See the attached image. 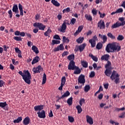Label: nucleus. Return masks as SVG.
<instances>
[{
  "mask_svg": "<svg viewBox=\"0 0 125 125\" xmlns=\"http://www.w3.org/2000/svg\"><path fill=\"white\" fill-rule=\"evenodd\" d=\"M60 43V41L58 40H53L52 41V44L54 45V44H59Z\"/></svg>",
  "mask_w": 125,
  "mask_h": 125,
  "instance_id": "nucleus-39",
  "label": "nucleus"
},
{
  "mask_svg": "<svg viewBox=\"0 0 125 125\" xmlns=\"http://www.w3.org/2000/svg\"><path fill=\"white\" fill-rule=\"evenodd\" d=\"M99 37L103 40V42L105 43L107 42V36L106 35H102L101 34L99 35Z\"/></svg>",
  "mask_w": 125,
  "mask_h": 125,
  "instance_id": "nucleus-20",
  "label": "nucleus"
},
{
  "mask_svg": "<svg viewBox=\"0 0 125 125\" xmlns=\"http://www.w3.org/2000/svg\"><path fill=\"white\" fill-rule=\"evenodd\" d=\"M33 27L38 28L39 30H41V31H44L46 27L45 25L41 22L34 23L33 24Z\"/></svg>",
  "mask_w": 125,
  "mask_h": 125,
  "instance_id": "nucleus-6",
  "label": "nucleus"
},
{
  "mask_svg": "<svg viewBox=\"0 0 125 125\" xmlns=\"http://www.w3.org/2000/svg\"><path fill=\"white\" fill-rule=\"evenodd\" d=\"M123 11L124 10L123 9V8H119L116 11V12L117 13H122Z\"/></svg>",
  "mask_w": 125,
  "mask_h": 125,
  "instance_id": "nucleus-55",
  "label": "nucleus"
},
{
  "mask_svg": "<svg viewBox=\"0 0 125 125\" xmlns=\"http://www.w3.org/2000/svg\"><path fill=\"white\" fill-rule=\"evenodd\" d=\"M113 69H106L105 71H104V74L107 77H110L111 74H112V70Z\"/></svg>",
  "mask_w": 125,
  "mask_h": 125,
  "instance_id": "nucleus-17",
  "label": "nucleus"
},
{
  "mask_svg": "<svg viewBox=\"0 0 125 125\" xmlns=\"http://www.w3.org/2000/svg\"><path fill=\"white\" fill-rule=\"evenodd\" d=\"M89 89H90V86H89V85H86L84 87V91L85 92H88Z\"/></svg>",
  "mask_w": 125,
  "mask_h": 125,
  "instance_id": "nucleus-36",
  "label": "nucleus"
},
{
  "mask_svg": "<svg viewBox=\"0 0 125 125\" xmlns=\"http://www.w3.org/2000/svg\"><path fill=\"white\" fill-rule=\"evenodd\" d=\"M19 75L22 76V79L24 81L25 83L27 84H31V80L32 79V76L29 70H24L23 71H20L19 72Z\"/></svg>",
  "mask_w": 125,
  "mask_h": 125,
  "instance_id": "nucleus-2",
  "label": "nucleus"
},
{
  "mask_svg": "<svg viewBox=\"0 0 125 125\" xmlns=\"http://www.w3.org/2000/svg\"><path fill=\"white\" fill-rule=\"evenodd\" d=\"M62 40L64 42H70V40L69 39L66 38L65 36H63L62 37Z\"/></svg>",
  "mask_w": 125,
  "mask_h": 125,
  "instance_id": "nucleus-46",
  "label": "nucleus"
},
{
  "mask_svg": "<svg viewBox=\"0 0 125 125\" xmlns=\"http://www.w3.org/2000/svg\"><path fill=\"white\" fill-rule=\"evenodd\" d=\"M9 68H10V69H11V70H14V65H13L12 64H10V66H9Z\"/></svg>",
  "mask_w": 125,
  "mask_h": 125,
  "instance_id": "nucleus-63",
  "label": "nucleus"
},
{
  "mask_svg": "<svg viewBox=\"0 0 125 125\" xmlns=\"http://www.w3.org/2000/svg\"><path fill=\"white\" fill-rule=\"evenodd\" d=\"M22 121V117H19L17 119L14 120V124H19Z\"/></svg>",
  "mask_w": 125,
  "mask_h": 125,
  "instance_id": "nucleus-27",
  "label": "nucleus"
},
{
  "mask_svg": "<svg viewBox=\"0 0 125 125\" xmlns=\"http://www.w3.org/2000/svg\"><path fill=\"white\" fill-rule=\"evenodd\" d=\"M68 54H69V52L68 51H64L62 53V57H64L66 56V55H68Z\"/></svg>",
  "mask_w": 125,
  "mask_h": 125,
  "instance_id": "nucleus-52",
  "label": "nucleus"
},
{
  "mask_svg": "<svg viewBox=\"0 0 125 125\" xmlns=\"http://www.w3.org/2000/svg\"><path fill=\"white\" fill-rule=\"evenodd\" d=\"M70 92H69V91H66L63 93V95H62V98L64 99L65 97H68V96H70Z\"/></svg>",
  "mask_w": 125,
  "mask_h": 125,
  "instance_id": "nucleus-29",
  "label": "nucleus"
},
{
  "mask_svg": "<svg viewBox=\"0 0 125 125\" xmlns=\"http://www.w3.org/2000/svg\"><path fill=\"white\" fill-rule=\"evenodd\" d=\"M49 117L50 118H52V117H53V113H52V110H50V113H49Z\"/></svg>",
  "mask_w": 125,
  "mask_h": 125,
  "instance_id": "nucleus-62",
  "label": "nucleus"
},
{
  "mask_svg": "<svg viewBox=\"0 0 125 125\" xmlns=\"http://www.w3.org/2000/svg\"><path fill=\"white\" fill-rule=\"evenodd\" d=\"M125 112H123L120 116H119V118H121V119H124L125 118Z\"/></svg>",
  "mask_w": 125,
  "mask_h": 125,
  "instance_id": "nucleus-61",
  "label": "nucleus"
},
{
  "mask_svg": "<svg viewBox=\"0 0 125 125\" xmlns=\"http://www.w3.org/2000/svg\"><path fill=\"white\" fill-rule=\"evenodd\" d=\"M15 52L16 53H21V50L18 47L15 48Z\"/></svg>",
  "mask_w": 125,
  "mask_h": 125,
  "instance_id": "nucleus-54",
  "label": "nucleus"
},
{
  "mask_svg": "<svg viewBox=\"0 0 125 125\" xmlns=\"http://www.w3.org/2000/svg\"><path fill=\"white\" fill-rule=\"evenodd\" d=\"M15 36H20V31H16L15 32Z\"/></svg>",
  "mask_w": 125,
  "mask_h": 125,
  "instance_id": "nucleus-64",
  "label": "nucleus"
},
{
  "mask_svg": "<svg viewBox=\"0 0 125 125\" xmlns=\"http://www.w3.org/2000/svg\"><path fill=\"white\" fill-rule=\"evenodd\" d=\"M50 33H51V30L48 29L44 33V36H45V37H48V35H49Z\"/></svg>",
  "mask_w": 125,
  "mask_h": 125,
  "instance_id": "nucleus-37",
  "label": "nucleus"
},
{
  "mask_svg": "<svg viewBox=\"0 0 125 125\" xmlns=\"http://www.w3.org/2000/svg\"><path fill=\"white\" fill-rule=\"evenodd\" d=\"M30 117L27 116L24 119L23 121H22V124L24 125H28L29 124H30Z\"/></svg>",
  "mask_w": 125,
  "mask_h": 125,
  "instance_id": "nucleus-14",
  "label": "nucleus"
},
{
  "mask_svg": "<svg viewBox=\"0 0 125 125\" xmlns=\"http://www.w3.org/2000/svg\"><path fill=\"white\" fill-rule=\"evenodd\" d=\"M8 13L9 14V17L10 18H12V11L11 10H10L8 11Z\"/></svg>",
  "mask_w": 125,
  "mask_h": 125,
  "instance_id": "nucleus-50",
  "label": "nucleus"
},
{
  "mask_svg": "<svg viewBox=\"0 0 125 125\" xmlns=\"http://www.w3.org/2000/svg\"><path fill=\"white\" fill-rule=\"evenodd\" d=\"M65 83H66V77L65 76H63L62 78L61 84H63V85H65Z\"/></svg>",
  "mask_w": 125,
  "mask_h": 125,
  "instance_id": "nucleus-33",
  "label": "nucleus"
},
{
  "mask_svg": "<svg viewBox=\"0 0 125 125\" xmlns=\"http://www.w3.org/2000/svg\"><path fill=\"white\" fill-rule=\"evenodd\" d=\"M66 21L67 20H66L63 21V23L62 25L61 29L59 30V31H60L62 33H65V32H66V28H67V26L66 25V24H67V22H66Z\"/></svg>",
  "mask_w": 125,
  "mask_h": 125,
  "instance_id": "nucleus-7",
  "label": "nucleus"
},
{
  "mask_svg": "<svg viewBox=\"0 0 125 125\" xmlns=\"http://www.w3.org/2000/svg\"><path fill=\"white\" fill-rule=\"evenodd\" d=\"M34 73L37 74L38 73H41L43 71V68L42 67L41 65H39L37 67L34 68L33 69Z\"/></svg>",
  "mask_w": 125,
  "mask_h": 125,
  "instance_id": "nucleus-8",
  "label": "nucleus"
},
{
  "mask_svg": "<svg viewBox=\"0 0 125 125\" xmlns=\"http://www.w3.org/2000/svg\"><path fill=\"white\" fill-rule=\"evenodd\" d=\"M104 88H105V89H108V87H109V83H104Z\"/></svg>",
  "mask_w": 125,
  "mask_h": 125,
  "instance_id": "nucleus-60",
  "label": "nucleus"
},
{
  "mask_svg": "<svg viewBox=\"0 0 125 125\" xmlns=\"http://www.w3.org/2000/svg\"><path fill=\"white\" fill-rule=\"evenodd\" d=\"M97 12L98 11L95 8H94L92 10V13L95 16L97 15Z\"/></svg>",
  "mask_w": 125,
  "mask_h": 125,
  "instance_id": "nucleus-45",
  "label": "nucleus"
},
{
  "mask_svg": "<svg viewBox=\"0 0 125 125\" xmlns=\"http://www.w3.org/2000/svg\"><path fill=\"white\" fill-rule=\"evenodd\" d=\"M86 118L87 123H88V124H89V125H93V119H92V118H91V117L87 115L86 116Z\"/></svg>",
  "mask_w": 125,
  "mask_h": 125,
  "instance_id": "nucleus-15",
  "label": "nucleus"
},
{
  "mask_svg": "<svg viewBox=\"0 0 125 125\" xmlns=\"http://www.w3.org/2000/svg\"><path fill=\"white\" fill-rule=\"evenodd\" d=\"M105 50L108 53H110V52H119L121 50V45L117 42L109 43L107 45Z\"/></svg>",
  "mask_w": 125,
  "mask_h": 125,
  "instance_id": "nucleus-1",
  "label": "nucleus"
},
{
  "mask_svg": "<svg viewBox=\"0 0 125 125\" xmlns=\"http://www.w3.org/2000/svg\"><path fill=\"white\" fill-rule=\"evenodd\" d=\"M85 46H86V44H85V43H84L79 46V49L80 52L83 51V50L85 48Z\"/></svg>",
  "mask_w": 125,
  "mask_h": 125,
  "instance_id": "nucleus-18",
  "label": "nucleus"
},
{
  "mask_svg": "<svg viewBox=\"0 0 125 125\" xmlns=\"http://www.w3.org/2000/svg\"><path fill=\"white\" fill-rule=\"evenodd\" d=\"M51 3L52 4H53V5H55V6H60V3H59V2L56 0H51Z\"/></svg>",
  "mask_w": 125,
  "mask_h": 125,
  "instance_id": "nucleus-24",
  "label": "nucleus"
},
{
  "mask_svg": "<svg viewBox=\"0 0 125 125\" xmlns=\"http://www.w3.org/2000/svg\"><path fill=\"white\" fill-rule=\"evenodd\" d=\"M68 121L70 123H73L74 122V118L72 116H68Z\"/></svg>",
  "mask_w": 125,
  "mask_h": 125,
  "instance_id": "nucleus-51",
  "label": "nucleus"
},
{
  "mask_svg": "<svg viewBox=\"0 0 125 125\" xmlns=\"http://www.w3.org/2000/svg\"><path fill=\"white\" fill-rule=\"evenodd\" d=\"M17 9H18V5L17 4H14L12 8L13 12H15Z\"/></svg>",
  "mask_w": 125,
  "mask_h": 125,
  "instance_id": "nucleus-40",
  "label": "nucleus"
},
{
  "mask_svg": "<svg viewBox=\"0 0 125 125\" xmlns=\"http://www.w3.org/2000/svg\"><path fill=\"white\" fill-rule=\"evenodd\" d=\"M79 83L82 84L81 85L79 86V88H82V87L84 85V83H85V79L84 75L81 74L79 76Z\"/></svg>",
  "mask_w": 125,
  "mask_h": 125,
  "instance_id": "nucleus-5",
  "label": "nucleus"
},
{
  "mask_svg": "<svg viewBox=\"0 0 125 125\" xmlns=\"http://www.w3.org/2000/svg\"><path fill=\"white\" fill-rule=\"evenodd\" d=\"M67 103L69 105V106H71V105H72V104H73V97H71L67 99Z\"/></svg>",
  "mask_w": 125,
  "mask_h": 125,
  "instance_id": "nucleus-25",
  "label": "nucleus"
},
{
  "mask_svg": "<svg viewBox=\"0 0 125 125\" xmlns=\"http://www.w3.org/2000/svg\"><path fill=\"white\" fill-rule=\"evenodd\" d=\"M63 13H65V12H70V8L67 7L66 9H64L62 10Z\"/></svg>",
  "mask_w": 125,
  "mask_h": 125,
  "instance_id": "nucleus-49",
  "label": "nucleus"
},
{
  "mask_svg": "<svg viewBox=\"0 0 125 125\" xmlns=\"http://www.w3.org/2000/svg\"><path fill=\"white\" fill-rule=\"evenodd\" d=\"M118 27H121L119 22H117L116 23H114L113 25H112L111 28L112 29H115L116 28H118Z\"/></svg>",
  "mask_w": 125,
  "mask_h": 125,
  "instance_id": "nucleus-35",
  "label": "nucleus"
},
{
  "mask_svg": "<svg viewBox=\"0 0 125 125\" xmlns=\"http://www.w3.org/2000/svg\"><path fill=\"white\" fill-rule=\"evenodd\" d=\"M85 102V100H84V99H81L80 100L79 104L81 106H83V104Z\"/></svg>",
  "mask_w": 125,
  "mask_h": 125,
  "instance_id": "nucleus-48",
  "label": "nucleus"
},
{
  "mask_svg": "<svg viewBox=\"0 0 125 125\" xmlns=\"http://www.w3.org/2000/svg\"><path fill=\"white\" fill-rule=\"evenodd\" d=\"M85 18L86 19H87V20H88L89 21H92V17H91L90 15L86 14L85 15Z\"/></svg>",
  "mask_w": 125,
  "mask_h": 125,
  "instance_id": "nucleus-38",
  "label": "nucleus"
},
{
  "mask_svg": "<svg viewBox=\"0 0 125 125\" xmlns=\"http://www.w3.org/2000/svg\"><path fill=\"white\" fill-rule=\"evenodd\" d=\"M124 39H125V37H124V36H123L122 35H119L117 37L118 41H123V40H124Z\"/></svg>",
  "mask_w": 125,
  "mask_h": 125,
  "instance_id": "nucleus-43",
  "label": "nucleus"
},
{
  "mask_svg": "<svg viewBox=\"0 0 125 125\" xmlns=\"http://www.w3.org/2000/svg\"><path fill=\"white\" fill-rule=\"evenodd\" d=\"M67 59L71 61V60H74L75 59V55L74 54H71L67 57Z\"/></svg>",
  "mask_w": 125,
  "mask_h": 125,
  "instance_id": "nucleus-34",
  "label": "nucleus"
},
{
  "mask_svg": "<svg viewBox=\"0 0 125 125\" xmlns=\"http://www.w3.org/2000/svg\"><path fill=\"white\" fill-rule=\"evenodd\" d=\"M32 50H33V52H35L36 54H38L39 52V49L35 45L32 46Z\"/></svg>",
  "mask_w": 125,
  "mask_h": 125,
  "instance_id": "nucleus-23",
  "label": "nucleus"
},
{
  "mask_svg": "<svg viewBox=\"0 0 125 125\" xmlns=\"http://www.w3.org/2000/svg\"><path fill=\"white\" fill-rule=\"evenodd\" d=\"M53 50L55 52H56V51H59V50H64V46L63 45V44H60L59 46L55 48Z\"/></svg>",
  "mask_w": 125,
  "mask_h": 125,
  "instance_id": "nucleus-13",
  "label": "nucleus"
},
{
  "mask_svg": "<svg viewBox=\"0 0 125 125\" xmlns=\"http://www.w3.org/2000/svg\"><path fill=\"white\" fill-rule=\"evenodd\" d=\"M111 65H112V64L111 63V62H110V61H108L107 63L105 64V68L106 69H113V68H112Z\"/></svg>",
  "mask_w": 125,
  "mask_h": 125,
  "instance_id": "nucleus-28",
  "label": "nucleus"
},
{
  "mask_svg": "<svg viewBox=\"0 0 125 125\" xmlns=\"http://www.w3.org/2000/svg\"><path fill=\"white\" fill-rule=\"evenodd\" d=\"M102 46H103V44L101 43H99L97 44L96 48L97 49H101V48H102Z\"/></svg>",
  "mask_w": 125,
  "mask_h": 125,
  "instance_id": "nucleus-44",
  "label": "nucleus"
},
{
  "mask_svg": "<svg viewBox=\"0 0 125 125\" xmlns=\"http://www.w3.org/2000/svg\"><path fill=\"white\" fill-rule=\"evenodd\" d=\"M19 9H18L17 10L15 11V12H14L16 14L15 17H16V18H20V16H23L24 15L23 6H22L21 3L19 4ZM19 10L20 11V14H18L19 13Z\"/></svg>",
  "mask_w": 125,
  "mask_h": 125,
  "instance_id": "nucleus-4",
  "label": "nucleus"
},
{
  "mask_svg": "<svg viewBox=\"0 0 125 125\" xmlns=\"http://www.w3.org/2000/svg\"><path fill=\"white\" fill-rule=\"evenodd\" d=\"M53 39H55V40H61V39H60V37L58 35H55L53 37Z\"/></svg>",
  "mask_w": 125,
  "mask_h": 125,
  "instance_id": "nucleus-56",
  "label": "nucleus"
},
{
  "mask_svg": "<svg viewBox=\"0 0 125 125\" xmlns=\"http://www.w3.org/2000/svg\"><path fill=\"white\" fill-rule=\"evenodd\" d=\"M89 57H91V58H92V59H93V61H95V62H97V61H98V58H97V57L93 56V55H92V54H89Z\"/></svg>",
  "mask_w": 125,
  "mask_h": 125,
  "instance_id": "nucleus-26",
  "label": "nucleus"
},
{
  "mask_svg": "<svg viewBox=\"0 0 125 125\" xmlns=\"http://www.w3.org/2000/svg\"><path fill=\"white\" fill-rule=\"evenodd\" d=\"M119 21H120L121 22H119V26H125V18L122 17L119 18Z\"/></svg>",
  "mask_w": 125,
  "mask_h": 125,
  "instance_id": "nucleus-16",
  "label": "nucleus"
},
{
  "mask_svg": "<svg viewBox=\"0 0 125 125\" xmlns=\"http://www.w3.org/2000/svg\"><path fill=\"white\" fill-rule=\"evenodd\" d=\"M107 36L109 38H110V39H112V40H114V39L116 38V37H115V36L114 35H113V34H112V33H108L107 34Z\"/></svg>",
  "mask_w": 125,
  "mask_h": 125,
  "instance_id": "nucleus-42",
  "label": "nucleus"
},
{
  "mask_svg": "<svg viewBox=\"0 0 125 125\" xmlns=\"http://www.w3.org/2000/svg\"><path fill=\"white\" fill-rule=\"evenodd\" d=\"M8 104H6V102H5L4 103L2 102H0V107L1 108H2V109H3V108H4L5 107H6V106H8Z\"/></svg>",
  "mask_w": 125,
  "mask_h": 125,
  "instance_id": "nucleus-32",
  "label": "nucleus"
},
{
  "mask_svg": "<svg viewBox=\"0 0 125 125\" xmlns=\"http://www.w3.org/2000/svg\"><path fill=\"white\" fill-rule=\"evenodd\" d=\"M68 70H75L73 72V74L75 75H79V66H76L75 65V62L74 61L71 60L68 65Z\"/></svg>",
  "mask_w": 125,
  "mask_h": 125,
  "instance_id": "nucleus-3",
  "label": "nucleus"
},
{
  "mask_svg": "<svg viewBox=\"0 0 125 125\" xmlns=\"http://www.w3.org/2000/svg\"><path fill=\"white\" fill-rule=\"evenodd\" d=\"M5 83L3 80H0V87H2L3 86V84Z\"/></svg>",
  "mask_w": 125,
  "mask_h": 125,
  "instance_id": "nucleus-58",
  "label": "nucleus"
},
{
  "mask_svg": "<svg viewBox=\"0 0 125 125\" xmlns=\"http://www.w3.org/2000/svg\"><path fill=\"white\" fill-rule=\"evenodd\" d=\"M37 115H38L39 118L40 119H44L45 118V111L42 110L41 112L39 111L37 113Z\"/></svg>",
  "mask_w": 125,
  "mask_h": 125,
  "instance_id": "nucleus-9",
  "label": "nucleus"
},
{
  "mask_svg": "<svg viewBox=\"0 0 125 125\" xmlns=\"http://www.w3.org/2000/svg\"><path fill=\"white\" fill-rule=\"evenodd\" d=\"M94 76H95V73L93 71L91 72L90 75H89V77L90 78H93V77H94Z\"/></svg>",
  "mask_w": 125,
  "mask_h": 125,
  "instance_id": "nucleus-59",
  "label": "nucleus"
},
{
  "mask_svg": "<svg viewBox=\"0 0 125 125\" xmlns=\"http://www.w3.org/2000/svg\"><path fill=\"white\" fill-rule=\"evenodd\" d=\"M13 39L15 40V41H17V42L22 41V38H21V37H14Z\"/></svg>",
  "mask_w": 125,
  "mask_h": 125,
  "instance_id": "nucleus-41",
  "label": "nucleus"
},
{
  "mask_svg": "<svg viewBox=\"0 0 125 125\" xmlns=\"http://www.w3.org/2000/svg\"><path fill=\"white\" fill-rule=\"evenodd\" d=\"M77 21V20L75 18H73L71 19L70 24H72V25H74Z\"/></svg>",
  "mask_w": 125,
  "mask_h": 125,
  "instance_id": "nucleus-47",
  "label": "nucleus"
},
{
  "mask_svg": "<svg viewBox=\"0 0 125 125\" xmlns=\"http://www.w3.org/2000/svg\"><path fill=\"white\" fill-rule=\"evenodd\" d=\"M81 64L83 68H87L88 67V63L85 61H82Z\"/></svg>",
  "mask_w": 125,
  "mask_h": 125,
  "instance_id": "nucleus-21",
  "label": "nucleus"
},
{
  "mask_svg": "<svg viewBox=\"0 0 125 125\" xmlns=\"http://www.w3.org/2000/svg\"><path fill=\"white\" fill-rule=\"evenodd\" d=\"M89 42H90V43H91L92 47H94V46H95V45H96V42L94 40H89Z\"/></svg>",
  "mask_w": 125,
  "mask_h": 125,
  "instance_id": "nucleus-30",
  "label": "nucleus"
},
{
  "mask_svg": "<svg viewBox=\"0 0 125 125\" xmlns=\"http://www.w3.org/2000/svg\"><path fill=\"white\" fill-rule=\"evenodd\" d=\"M98 27L101 29H105V22L104 21L101 20L98 23Z\"/></svg>",
  "mask_w": 125,
  "mask_h": 125,
  "instance_id": "nucleus-10",
  "label": "nucleus"
},
{
  "mask_svg": "<svg viewBox=\"0 0 125 125\" xmlns=\"http://www.w3.org/2000/svg\"><path fill=\"white\" fill-rule=\"evenodd\" d=\"M119 77H120L119 74L117 73V71L114 70L110 76V79L112 81H114L116 78H119Z\"/></svg>",
  "mask_w": 125,
  "mask_h": 125,
  "instance_id": "nucleus-11",
  "label": "nucleus"
},
{
  "mask_svg": "<svg viewBox=\"0 0 125 125\" xmlns=\"http://www.w3.org/2000/svg\"><path fill=\"white\" fill-rule=\"evenodd\" d=\"M109 57H110L109 55H104L101 57V60H105V61H108V60H109Z\"/></svg>",
  "mask_w": 125,
  "mask_h": 125,
  "instance_id": "nucleus-22",
  "label": "nucleus"
},
{
  "mask_svg": "<svg viewBox=\"0 0 125 125\" xmlns=\"http://www.w3.org/2000/svg\"><path fill=\"white\" fill-rule=\"evenodd\" d=\"M46 83V75L44 73L42 77V84H44Z\"/></svg>",
  "mask_w": 125,
  "mask_h": 125,
  "instance_id": "nucleus-31",
  "label": "nucleus"
},
{
  "mask_svg": "<svg viewBox=\"0 0 125 125\" xmlns=\"http://www.w3.org/2000/svg\"><path fill=\"white\" fill-rule=\"evenodd\" d=\"M83 29V25H81L79 27V33H81Z\"/></svg>",
  "mask_w": 125,
  "mask_h": 125,
  "instance_id": "nucleus-57",
  "label": "nucleus"
},
{
  "mask_svg": "<svg viewBox=\"0 0 125 125\" xmlns=\"http://www.w3.org/2000/svg\"><path fill=\"white\" fill-rule=\"evenodd\" d=\"M83 40H84L83 37H80L79 38V43H82L83 42Z\"/></svg>",
  "mask_w": 125,
  "mask_h": 125,
  "instance_id": "nucleus-53",
  "label": "nucleus"
},
{
  "mask_svg": "<svg viewBox=\"0 0 125 125\" xmlns=\"http://www.w3.org/2000/svg\"><path fill=\"white\" fill-rule=\"evenodd\" d=\"M43 107H44V105H39L34 106V109L36 112L39 111V112H41L42 109H43Z\"/></svg>",
  "mask_w": 125,
  "mask_h": 125,
  "instance_id": "nucleus-12",
  "label": "nucleus"
},
{
  "mask_svg": "<svg viewBox=\"0 0 125 125\" xmlns=\"http://www.w3.org/2000/svg\"><path fill=\"white\" fill-rule=\"evenodd\" d=\"M39 61H40V57L36 56L32 60V64L34 65V64H36V63H38Z\"/></svg>",
  "mask_w": 125,
  "mask_h": 125,
  "instance_id": "nucleus-19",
  "label": "nucleus"
}]
</instances>
